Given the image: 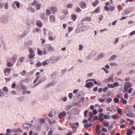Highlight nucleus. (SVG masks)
I'll list each match as a JSON object with an SVG mask.
<instances>
[{
	"mask_svg": "<svg viewBox=\"0 0 135 135\" xmlns=\"http://www.w3.org/2000/svg\"><path fill=\"white\" fill-rule=\"evenodd\" d=\"M29 51L30 53L28 56L29 58L30 59H33L35 56V52L33 51L32 48H30L29 49Z\"/></svg>",
	"mask_w": 135,
	"mask_h": 135,
	"instance_id": "1",
	"label": "nucleus"
},
{
	"mask_svg": "<svg viewBox=\"0 0 135 135\" xmlns=\"http://www.w3.org/2000/svg\"><path fill=\"white\" fill-rule=\"evenodd\" d=\"M8 20V18L7 17L2 16L0 18V21L1 23H7Z\"/></svg>",
	"mask_w": 135,
	"mask_h": 135,
	"instance_id": "2",
	"label": "nucleus"
},
{
	"mask_svg": "<svg viewBox=\"0 0 135 135\" xmlns=\"http://www.w3.org/2000/svg\"><path fill=\"white\" fill-rule=\"evenodd\" d=\"M79 6L81 8L85 9L86 7V3L85 1H82L80 3Z\"/></svg>",
	"mask_w": 135,
	"mask_h": 135,
	"instance_id": "3",
	"label": "nucleus"
},
{
	"mask_svg": "<svg viewBox=\"0 0 135 135\" xmlns=\"http://www.w3.org/2000/svg\"><path fill=\"white\" fill-rule=\"evenodd\" d=\"M66 112L64 111L60 113L58 115V117L60 119H62L63 117H65L66 115Z\"/></svg>",
	"mask_w": 135,
	"mask_h": 135,
	"instance_id": "4",
	"label": "nucleus"
},
{
	"mask_svg": "<svg viewBox=\"0 0 135 135\" xmlns=\"http://www.w3.org/2000/svg\"><path fill=\"white\" fill-rule=\"evenodd\" d=\"M128 112L129 113H127L126 114V115L128 117L131 118L134 117L135 119V115L132 113L131 112V109L128 110Z\"/></svg>",
	"mask_w": 135,
	"mask_h": 135,
	"instance_id": "5",
	"label": "nucleus"
},
{
	"mask_svg": "<svg viewBox=\"0 0 135 135\" xmlns=\"http://www.w3.org/2000/svg\"><path fill=\"white\" fill-rule=\"evenodd\" d=\"M134 10L133 8L132 7H129L125 10V13L126 14H127L132 12Z\"/></svg>",
	"mask_w": 135,
	"mask_h": 135,
	"instance_id": "6",
	"label": "nucleus"
},
{
	"mask_svg": "<svg viewBox=\"0 0 135 135\" xmlns=\"http://www.w3.org/2000/svg\"><path fill=\"white\" fill-rule=\"evenodd\" d=\"M130 87V86L129 85V82H127L125 83L124 84V89L126 90V92L127 91L128 88Z\"/></svg>",
	"mask_w": 135,
	"mask_h": 135,
	"instance_id": "7",
	"label": "nucleus"
},
{
	"mask_svg": "<svg viewBox=\"0 0 135 135\" xmlns=\"http://www.w3.org/2000/svg\"><path fill=\"white\" fill-rule=\"evenodd\" d=\"M50 10L51 11L52 13L55 14L57 11V8L56 7H52L50 8Z\"/></svg>",
	"mask_w": 135,
	"mask_h": 135,
	"instance_id": "8",
	"label": "nucleus"
},
{
	"mask_svg": "<svg viewBox=\"0 0 135 135\" xmlns=\"http://www.w3.org/2000/svg\"><path fill=\"white\" fill-rule=\"evenodd\" d=\"M41 125L40 123H38L35 126V129L36 132H39L41 129Z\"/></svg>",
	"mask_w": 135,
	"mask_h": 135,
	"instance_id": "9",
	"label": "nucleus"
},
{
	"mask_svg": "<svg viewBox=\"0 0 135 135\" xmlns=\"http://www.w3.org/2000/svg\"><path fill=\"white\" fill-rule=\"evenodd\" d=\"M50 22H55V17L53 15H51L49 17Z\"/></svg>",
	"mask_w": 135,
	"mask_h": 135,
	"instance_id": "10",
	"label": "nucleus"
},
{
	"mask_svg": "<svg viewBox=\"0 0 135 135\" xmlns=\"http://www.w3.org/2000/svg\"><path fill=\"white\" fill-rule=\"evenodd\" d=\"M12 131L13 132H23V131L22 129L19 128L13 129L12 130Z\"/></svg>",
	"mask_w": 135,
	"mask_h": 135,
	"instance_id": "11",
	"label": "nucleus"
},
{
	"mask_svg": "<svg viewBox=\"0 0 135 135\" xmlns=\"http://www.w3.org/2000/svg\"><path fill=\"white\" fill-rule=\"evenodd\" d=\"M36 25L39 27H41L43 26L42 23L39 20H37L36 21Z\"/></svg>",
	"mask_w": 135,
	"mask_h": 135,
	"instance_id": "12",
	"label": "nucleus"
},
{
	"mask_svg": "<svg viewBox=\"0 0 135 135\" xmlns=\"http://www.w3.org/2000/svg\"><path fill=\"white\" fill-rule=\"evenodd\" d=\"M94 84L92 82H90L86 84L85 86L86 87L88 88H90L91 86L94 85Z\"/></svg>",
	"mask_w": 135,
	"mask_h": 135,
	"instance_id": "13",
	"label": "nucleus"
},
{
	"mask_svg": "<svg viewBox=\"0 0 135 135\" xmlns=\"http://www.w3.org/2000/svg\"><path fill=\"white\" fill-rule=\"evenodd\" d=\"M104 56V54H103L102 53L100 54H99L97 57L95 59V60H99L101 58H102Z\"/></svg>",
	"mask_w": 135,
	"mask_h": 135,
	"instance_id": "14",
	"label": "nucleus"
},
{
	"mask_svg": "<svg viewBox=\"0 0 135 135\" xmlns=\"http://www.w3.org/2000/svg\"><path fill=\"white\" fill-rule=\"evenodd\" d=\"M117 57V56L116 55H113L112 56H111L110 58H109L108 60L109 61H113Z\"/></svg>",
	"mask_w": 135,
	"mask_h": 135,
	"instance_id": "15",
	"label": "nucleus"
},
{
	"mask_svg": "<svg viewBox=\"0 0 135 135\" xmlns=\"http://www.w3.org/2000/svg\"><path fill=\"white\" fill-rule=\"evenodd\" d=\"M54 60L52 62V64H54L56 61H59L60 59L61 58L59 56L57 57H54Z\"/></svg>",
	"mask_w": 135,
	"mask_h": 135,
	"instance_id": "16",
	"label": "nucleus"
},
{
	"mask_svg": "<svg viewBox=\"0 0 135 135\" xmlns=\"http://www.w3.org/2000/svg\"><path fill=\"white\" fill-rule=\"evenodd\" d=\"M91 17H87L84 18H83L81 20V21H91Z\"/></svg>",
	"mask_w": 135,
	"mask_h": 135,
	"instance_id": "17",
	"label": "nucleus"
},
{
	"mask_svg": "<svg viewBox=\"0 0 135 135\" xmlns=\"http://www.w3.org/2000/svg\"><path fill=\"white\" fill-rule=\"evenodd\" d=\"M32 42L30 40L27 41L25 42V45L27 46H29L32 44Z\"/></svg>",
	"mask_w": 135,
	"mask_h": 135,
	"instance_id": "18",
	"label": "nucleus"
},
{
	"mask_svg": "<svg viewBox=\"0 0 135 135\" xmlns=\"http://www.w3.org/2000/svg\"><path fill=\"white\" fill-rule=\"evenodd\" d=\"M11 71V69L9 68H7L5 70V71H4V74L5 75H6V73H9Z\"/></svg>",
	"mask_w": 135,
	"mask_h": 135,
	"instance_id": "19",
	"label": "nucleus"
},
{
	"mask_svg": "<svg viewBox=\"0 0 135 135\" xmlns=\"http://www.w3.org/2000/svg\"><path fill=\"white\" fill-rule=\"evenodd\" d=\"M108 80L110 82H113L114 81V79L113 78V76L111 75L108 78Z\"/></svg>",
	"mask_w": 135,
	"mask_h": 135,
	"instance_id": "20",
	"label": "nucleus"
},
{
	"mask_svg": "<svg viewBox=\"0 0 135 135\" xmlns=\"http://www.w3.org/2000/svg\"><path fill=\"white\" fill-rule=\"evenodd\" d=\"M133 133V131L131 129H129L128 131L126 134L127 135H132Z\"/></svg>",
	"mask_w": 135,
	"mask_h": 135,
	"instance_id": "21",
	"label": "nucleus"
},
{
	"mask_svg": "<svg viewBox=\"0 0 135 135\" xmlns=\"http://www.w3.org/2000/svg\"><path fill=\"white\" fill-rule=\"evenodd\" d=\"M54 50V48L51 46L49 45L48 51H53Z\"/></svg>",
	"mask_w": 135,
	"mask_h": 135,
	"instance_id": "22",
	"label": "nucleus"
},
{
	"mask_svg": "<svg viewBox=\"0 0 135 135\" xmlns=\"http://www.w3.org/2000/svg\"><path fill=\"white\" fill-rule=\"evenodd\" d=\"M33 131L32 130H30L29 132V135H38V133H33Z\"/></svg>",
	"mask_w": 135,
	"mask_h": 135,
	"instance_id": "23",
	"label": "nucleus"
},
{
	"mask_svg": "<svg viewBox=\"0 0 135 135\" xmlns=\"http://www.w3.org/2000/svg\"><path fill=\"white\" fill-rule=\"evenodd\" d=\"M46 14L47 16H49L51 14V12L49 9H46Z\"/></svg>",
	"mask_w": 135,
	"mask_h": 135,
	"instance_id": "24",
	"label": "nucleus"
},
{
	"mask_svg": "<svg viewBox=\"0 0 135 135\" xmlns=\"http://www.w3.org/2000/svg\"><path fill=\"white\" fill-rule=\"evenodd\" d=\"M117 113L120 115H121L122 114V112L120 108H118L117 109Z\"/></svg>",
	"mask_w": 135,
	"mask_h": 135,
	"instance_id": "25",
	"label": "nucleus"
},
{
	"mask_svg": "<svg viewBox=\"0 0 135 135\" xmlns=\"http://www.w3.org/2000/svg\"><path fill=\"white\" fill-rule=\"evenodd\" d=\"M17 56L16 55H13V57L12 59L13 61L14 62H15L16 61V59L17 57Z\"/></svg>",
	"mask_w": 135,
	"mask_h": 135,
	"instance_id": "26",
	"label": "nucleus"
},
{
	"mask_svg": "<svg viewBox=\"0 0 135 135\" xmlns=\"http://www.w3.org/2000/svg\"><path fill=\"white\" fill-rule=\"evenodd\" d=\"M41 4L38 3L36 6L37 7L36 9L37 10H38L40 9L41 7Z\"/></svg>",
	"mask_w": 135,
	"mask_h": 135,
	"instance_id": "27",
	"label": "nucleus"
},
{
	"mask_svg": "<svg viewBox=\"0 0 135 135\" xmlns=\"http://www.w3.org/2000/svg\"><path fill=\"white\" fill-rule=\"evenodd\" d=\"M72 107L71 105H67L65 107V109L66 110H68Z\"/></svg>",
	"mask_w": 135,
	"mask_h": 135,
	"instance_id": "28",
	"label": "nucleus"
},
{
	"mask_svg": "<svg viewBox=\"0 0 135 135\" xmlns=\"http://www.w3.org/2000/svg\"><path fill=\"white\" fill-rule=\"evenodd\" d=\"M75 10L76 12H79L81 11V9L79 7H76Z\"/></svg>",
	"mask_w": 135,
	"mask_h": 135,
	"instance_id": "29",
	"label": "nucleus"
},
{
	"mask_svg": "<svg viewBox=\"0 0 135 135\" xmlns=\"http://www.w3.org/2000/svg\"><path fill=\"white\" fill-rule=\"evenodd\" d=\"M71 16L73 20L74 21H75L77 18V17L76 15H72Z\"/></svg>",
	"mask_w": 135,
	"mask_h": 135,
	"instance_id": "30",
	"label": "nucleus"
},
{
	"mask_svg": "<svg viewBox=\"0 0 135 135\" xmlns=\"http://www.w3.org/2000/svg\"><path fill=\"white\" fill-rule=\"evenodd\" d=\"M99 1L96 0L93 3V6H95L99 3Z\"/></svg>",
	"mask_w": 135,
	"mask_h": 135,
	"instance_id": "31",
	"label": "nucleus"
},
{
	"mask_svg": "<svg viewBox=\"0 0 135 135\" xmlns=\"http://www.w3.org/2000/svg\"><path fill=\"white\" fill-rule=\"evenodd\" d=\"M46 80V78L45 77L42 78L40 79L38 83L40 84L42 82L44 81H45Z\"/></svg>",
	"mask_w": 135,
	"mask_h": 135,
	"instance_id": "32",
	"label": "nucleus"
},
{
	"mask_svg": "<svg viewBox=\"0 0 135 135\" xmlns=\"http://www.w3.org/2000/svg\"><path fill=\"white\" fill-rule=\"evenodd\" d=\"M26 73V71L25 70H24L20 73V74L23 76H25Z\"/></svg>",
	"mask_w": 135,
	"mask_h": 135,
	"instance_id": "33",
	"label": "nucleus"
},
{
	"mask_svg": "<svg viewBox=\"0 0 135 135\" xmlns=\"http://www.w3.org/2000/svg\"><path fill=\"white\" fill-rule=\"evenodd\" d=\"M3 90L4 91H5L6 92L8 93V89L7 88L6 86H4L3 88Z\"/></svg>",
	"mask_w": 135,
	"mask_h": 135,
	"instance_id": "34",
	"label": "nucleus"
},
{
	"mask_svg": "<svg viewBox=\"0 0 135 135\" xmlns=\"http://www.w3.org/2000/svg\"><path fill=\"white\" fill-rule=\"evenodd\" d=\"M46 120L49 122V123L51 125L52 121H51L50 119L47 117L45 118Z\"/></svg>",
	"mask_w": 135,
	"mask_h": 135,
	"instance_id": "35",
	"label": "nucleus"
},
{
	"mask_svg": "<svg viewBox=\"0 0 135 135\" xmlns=\"http://www.w3.org/2000/svg\"><path fill=\"white\" fill-rule=\"evenodd\" d=\"M66 7L68 8H71L73 7V5L71 3H69L67 4Z\"/></svg>",
	"mask_w": 135,
	"mask_h": 135,
	"instance_id": "36",
	"label": "nucleus"
},
{
	"mask_svg": "<svg viewBox=\"0 0 135 135\" xmlns=\"http://www.w3.org/2000/svg\"><path fill=\"white\" fill-rule=\"evenodd\" d=\"M63 15H65L67 14L68 13V12L67 9L64 10L62 12Z\"/></svg>",
	"mask_w": 135,
	"mask_h": 135,
	"instance_id": "37",
	"label": "nucleus"
},
{
	"mask_svg": "<svg viewBox=\"0 0 135 135\" xmlns=\"http://www.w3.org/2000/svg\"><path fill=\"white\" fill-rule=\"evenodd\" d=\"M42 65V63L38 61L37 63L36 64V67H39L41 66Z\"/></svg>",
	"mask_w": 135,
	"mask_h": 135,
	"instance_id": "38",
	"label": "nucleus"
},
{
	"mask_svg": "<svg viewBox=\"0 0 135 135\" xmlns=\"http://www.w3.org/2000/svg\"><path fill=\"white\" fill-rule=\"evenodd\" d=\"M21 86L22 88L23 89H27V87L23 85V84H21L20 85Z\"/></svg>",
	"mask_w": 135,
	"mask_h": 135,
	"instance_id": "39",
	"label": "nucleus"
},
{
	"mask_svg": "<svg viewBox=\"0 0 135 135\" xmlns=\"http://www.w3.org/2000/svg\"><path fill=\"white\" fill-rule=\"evenodd\" d=\"M93 126V124L91 123L90 124H86L84 125V127L85 128L88 127L90 126Z\"/></svg>",
	"mask_w": 135,
	"mask_h": 135,
	"instance_id": "40",
	"label": "nucleus"
},
{
	"mask_svg": "<svg viewBox=\"0 0 135 135\" xmlns=\"http://www.w3.org/2000/svg\"><path fill=\"white\" fill-rule=\"evenodd\" d=\"M15 3L16 4L17 7L19 8L20 7V3L17 1H16Z\"/></svg>",
	"mask_w": 135,
	"mask_h": 135,
	"instance_id": "41",
	"label": "nucleus"
},
{
	"mask_svg": "<svg viewBox=\"0 0 135 135\" xmlns=\"http://www.w3.org/2000/svg\"><path fill=\"white\" fill-rule=\"evenodd\" d=\"M85 99L84 98H83L81 99H80L79 101L78 102L79 103H80L81 102H84L85 101Z\"/></svg>",
	"mask_w": 135,
	"mask_h": 135,
	"instance_id": "42",
	"label": "nucleus"
},
{
	"mask_svg": "<svg viewBox=\"0 0 135 135\" xmlns=\"http://www.w3.org/2000/svg\"><path fill=\"white\" fill-rule=\"evenodd\" d=\"M114 101L116 103H118L119 102V99L117 98H115L114 99Z\"/></svg>",
	"mask_w": 135,
	"mask_h": 135,
	"instance_id": "43",
	"label": "nucleus"
},
{
	"mask_svg": "<svg viewBox=\"0 0 135 135\" xmlns=\"http://www.w3.org/2000/svg\"><path fill=\"white\" fill-rule=\"evenodd\" d=\"M108 86L109 88H113L114 87L113 84H108Z\"/></svg>",
	"mask_w": 135,
	"mask_h": 135,
	"instance_id": "44",
	"label": "nucleus"
},
{
	"mask_svg": "<svg viewBox=\"0 0 135 135\" xmlns=\"http://www.w3.org/2000/svg\"><path fill=\"white\" fill-rule=\"evenodd\" d=\"M93 114L92 112H90L89 114V118H93Z\"/></svg>",
	"mask_w": 135,
	"mask_h": 135,
	"instance_id": "45",
	"label": "nucleus"
},
{
	"mask_svg": "<svg viewBox=\"0 0 135 135\" xmlns=\"http://www.w3.org/2000/svg\"><path fill=\"white\" fill-rule=\"evenodd\" d=\"M112 100V98H109L107 99L106 102L107 103H109L111 102Z\"/></svg>",
	"mask_w": 135,
	"mask_h": 135,
	"instance_id": "46",
	"label": "nucleus"
},
{
	"mask_svg": "<svg viewBox=\"0 0 135 135\" xmlns=\"http://www.w3.org/2000/svg\"><path fill=\"white\" fill-rule=\"evenodd\" d=\"M29 9L31 11L30 12L32 13H34L35 12V11L34 8L32 7H30Z\"/></svg>",
	"mask_w": 135,
	"mask_h": 135,
	"instance_id": "47",
	"label": "nucleus"
},
{
	"mask_svg": "<svg viewBox=\"0 0 135 135\" xmlns=\"http://www.w3.org/2000/svg\"><path fill=\"white\" fill-rule=\"evenodd\" d=\"M7 66L8 67H11L12 66V64L11 63L8 61L7 62Z\"/></svg>",
	"mask_w": 135,
	"mask_h": 135,
	"instance_id": "48",
	"label": "nucleus"
},
{
	"mask_svg": "<svg viewBox=\"0 0 135 135\" xmlns=\"http://www.w3.org/2000/svg\"><path fill=\"white\" fill-rule=\"evenodd\" d=\"M55 36L54 37H53L52 36H50L49 38V39L51 41H53L54 40L55 38Z\"/></svg>",
	"mask_w": 135,
	"mask_h": 135,
	"instance_id": "49",
	"label": "nucleus"
},
{
	"mask_svg": "<svg viewBox=\"0 0 135 135\" xmlns=\"http://www.w3.org/2000/svg\"><path fill=\"white\" fill-rule=\"evenodd\" d=\"M100 11V9L99 7H98L97 9H96L94 11V13H98Z\"/></svg>",
	"mask_w": 135,
	"mask_h": 135,
	"instance_id": "50",
	"label": "nucleus"
},
{
	"mask_svg": "<svg viewBox=\"0 0 135 135\" xmlns=\"http://www.w3.org/2000/svg\"><path fill=\"white\" fill-rule=\"evenodd\" d=\"M45 14L44 13H42L41 15V18L42 19H44L45 17Z\"/></svg>",
	"mask_w": 135,
	"mask_h": 135,
	"instance_id": "51",
	"label": "nucleus"
},
{
	"mask_svg": "<svg viewBox=\"0 0 135 135\" xmlns=\"http://www.w3.org/2000/svg\"><path fill=\"white\" fill-rule=\"evenodd\" d=\"M66 17V16L65 15H63L60 16V18L61 20H63L64 19V18H65Z\"/></svg>",
	"mask_w": 135,
	"mask_h": 135,
	"instance_id": "52",
	"label": "nucleus"
},
{
	"mask_svg": "<svg viewBox=\"0 0 135 135\" xmlns=\"http://www.w3.org/2000/svg\"><path fill=\"white\" fill-rule=\"evenodd\" d=\"M25 57H21L20 58L19 60L20 62H22L25 59Z\"/></svg>",
	"mask_w": 135,
	"mask_h": 135,
	"instance_id": "53",
	"label": "nucleus"
},
{
	"mask_svg": "<svg viewBox=\"0 0 135 135\" xmlns=\"http://www.w3.org/2000/svg\"><path fill=\"white\" fill-rule=\"evenodd\" d=\"M98 101L99 102H103L105 100V99H102V98H99L98 99Z\"/></svg>",
	"mask_w": 135,
	"mask_h": 135,
	"instance_id": "54",
	"label": "nucleus"
},
{
	"mask_svg": "<svg viewBox=\"0 0 135 135\" xmlns=\"http://www.w3.org/2000/svg\"><path fill=\"white\" fill-rule=\"evenodd\" d=\"M38 3H37V2L36 1H34L32 3V4L36 6Z\"/></svg>",
	"mask_w": 135,
	"mask_h": 135,
	"instance_id": "55",
	"label": "nucleus"
},
{
	"mask_svg": "<svg viewBox=\"0 0 135 135\" xmlns=\"http://www.w3.org/2000/svg\"><path fill=\"white\" fill-rule=\"evenodd\" d=\"M37 53L39 55H40L42 53V51L40 50L38 48H37Z\"/></svg>",
	"mask_w": 135,
	"mask_h": 135,
	"instance_id": "56",
	"label": "nucleus"
},
{
	"mask_svg": "<svg viewBox=\"0 0 135 135\" xmlns=\"http://www.w3.org/2000/svg\"><path fill=\"white\" fill-rule=\"evenodd\" d=\"M1 93L2 95H3V96H4L6 94H8V93L6 92L5 91H2L1 90Z\"/></svg>",
	"mask_w": 135,
	"mask_h": 135,
	"instance_id": "57",
	"label": "nucleus"
},
{
	"mask_svg": "<svg viewBox=\"0 0 135 135\" xmlns=\"http://www.w3.org/2000/svg\"><path fill=\"white\" fill-rule=\"evenodd\" d=\"M106 110L107 111H109L110 112H112L113 111L112 110L110 109V107H107Z\"/></svg>",
	"mask_w": 135,
	"mask_h": 135,
	"instance_id": "58",
	"label": "nucleus"
},
{
	"mask_svg": "<svg viewBox=\"0 0 135 135\" xmlns=\"http://www.w3.org/2000/svg\"><path fill=\"white\" fill-rule=\"evenodd\" d=\"M42 64L43 66H45L47 65L48 64V63L46 61H44L42 62Z\"/></svg>",
	"mask_w": 135,
	"mask_h": 135,
	"instance_id": "59",
	"label": "nucleus"
},
{
	"mask_svg": "<svg viewBox=\"0 0 135 135\" xmlns=\"http://www.w3.org/2000/svg\"><path fill=\"white\" fill-rule=\"evenodd\" d=\"M40 122L42 123H44L45 122V120L44 119H40Z\"/></svg>",
	"mask_w": 135,
	"mask_h": 135,
	"instance_id": "60",
	"label": "nucleus"
},
{
	"mask_svg": "<svg viewBox=\"0 0 135 135\" xmlns=\"http://www.w3.org/2000/svg\"><path fill=\"white\" fill-rule=\"evenodd\" d=\"M16 87V84L15 82H14L12 84V87L13 88H15Z\"/></svg>",
	"mask_w": 135,
	"mask_h": 135,
	"instance_id": "61",
	"label": "nucleus"
},
{
	"mask_svg": "<svg viewBox=\"0 0 135 135\" xmlns=\"http://www.w3.org/2000/svg\"><path fill=\"white\" fill-rule=\"evenodd\" d=\"M113 84L114 87L115 86H118L119 84L118 82H116L114 83Z\"/></svg>",
	"mask_w": 135,
	"mask_h": 135,
	"instance_id": "62",
	"label": "nucleus"
},
{
	"mask_svg": "<svg viewBox=\"0 0 135 135\" xmlns=\"http://www.w3.org/2000/svg\"><path fill=\"white\" fill-rule=\"evenodd\" d=\"M70 126H71V127L72 128L74 129L75 128V126L74 125V124L73 123H70Z\"/></svg>",
	"mask_w": 135,
	"mask_h": 135,
	"instance_id": "63",
	"label": "nucleus"
},
{
	"mask_svg": "<svg viewBox=\"0 0 135 135\" xmlns=\"http://www.w3.org/2000/svg\"><path fill=\"white\" fill-rule=\"evenodd\" d=\"M79 50H81L83 48V46L82 45H80L79 46Z\"/></svg>",
	"mask_w": 135,
	"mask_h": 135,
	"instance_id": "64",
	"label": "nucleus"
}]
</instances>
